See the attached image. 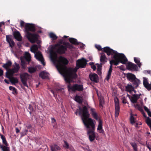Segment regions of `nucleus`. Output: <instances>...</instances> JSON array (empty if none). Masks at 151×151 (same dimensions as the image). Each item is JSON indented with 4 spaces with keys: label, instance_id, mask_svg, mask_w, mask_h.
Returning a JSON list of instances; mask_svg holds the SVG:
<instances>
[{
    "label": "nucleus",
    "instance_id": "37",
    "mask_svg": "<svg viewBox=\"0 0 151 151\" xmlns=\"http://www.w3.org/2000/svg\"><path fill=\"white\" fill-rule=\"evenodd\" d=\"M10 81L13 84L17 83L18 82V79L17 78L14 77H12L11 78Z\"/></svg>",
    "mask_w": 151,
    "mask_h": 151
},
{
    "label": "nucleus",
    "instance_id": "31",
    "mask_svg": "<svg viewBox=\"0 0 151 151\" xmlns=\"http://www.w3.org/2000/svg\"><path fill=\"white\" fill-rule=\"evenodd\" d=\"M75 100L79 104L81 103L83 99L81 97L79 96H76L75 98Z\"/></svg>",
    "mask_w": 151,
    "mask_h": 151
},
{
    "label": "nucleus",
    "instance_id": "44",
    "mask_svg": "<svg viewBox=\"0 0 151 151\" xmlns=\"http://www.w3.org/2000/svg\"><path fill=\"white\" fill-rule=\"evenodd\" d=\"M96 48L99 51H102L103 48H101V46L99 45H96Z\"/></svg>",
    "mask_w": 151,
    "mask_h": 151
},
{
    "label": "nucleus",
    "instance_id": "8",
    "mask_svg": "<svg viewBox=\"0 0 151 151\" xmlns=\"http://www.w3.org/2000/svg\"><path fill=\"white\" fill-rule=\"evenodd\" d=\"M32 77V76L27 73H23L20 74V78L21 81L24 86L29 88L27 84L28 80Z\"/></svg>",
    "mask_w": 151,
    "mask_h": 151
},
{
    "label": "nucleus",
    "instance_id": "47",
    "mask_svg": "<svg viewBox=\"0 0 151 151\" xmlns=\"http://www.w3.org/2000/svg\"><path fill=\"white\" fill-rule=\"evenodd\" d=\"M82 148L85 151H92V150L90 149L88 146H87L85 147H83Z\"/></svg>",
    "mask_w": 151,
    "mask_h": 151
},
{
    "label": "nucleus",
    "instance_id": "61",
    "mask_svg": "<svg viewBox=\"0 0 151 151\" xmlns=\"http://www.w3.org/2000/svg\"><path fill=\"white\" fill-rule=\"evenodd\" d=\"M69 148L70 149V150L71 151H73V147H69Z\"/></svg>",
    "mask_w": 151,
    "mask_h": 151
},
{
    "label": "nucleus",
    "instance_id": "10",
    "mask_svg": "<svg viewBox=\"0 0 151 151\" xmlns=\"http://www.w3.org/2000/svg\"><path fill=\"white\" fill-rule=\"evenodd\" d=\"M35 57L37 60L41 62L43 65H45V63L44 62L43 57L40 51H39L36 52V53L35 54Z\"/></svg>",
    "mask_w": 151,
    "mask_h": 151
},
{
    "label": "nucleus",
    "instance_id": "42",
    "mask_svg": "<svg viewBox=\"0 0 151 151\" xmlns=\"http://www.w3.org/2000/svg\"><path fill=\"white\" fill-rule=\"evenodd\" d=\"M28 132V130L26 129L23 130L22 132L20 133L21 136L22 137L25 135H26L27 134Z\"/></svg>",
    "mask_w": 151,
    "mask_h": 151
},
{
    "label": "nucleus",
    "instance_id": "48",
    "mask_svg": "<svg viewBox=\"0 0 151 151\" xmlns=\"http://www.w3.org/2000/svg\"><path fill=\"white\" fill-rule=\"evenodd\" d=\"M52 123L53 124V126L54 127H55V125L56 124V120L55 119L53 118H52Z\"/></svg>",
    "mask_w": 151,
    "mask_h": 151
},
{
    "label": "nucleus",
    "instance_id": "1",
    "mask_svg": "<svg viewBox=\"0 0 151 151\" xmlns=\"http://www.w3.org/2000/svg\"><path fill=\"white\" fill-rule=\"evenodd\" d=\"M102 52H105L108 56L113 55L114 59L110 61V66H112L113 65H116L120 63L125 65L126 66H137L134 63L129 61L124 54L118 53L109 47H104Z\"/></svg>",
    "mask_w": 151,
    "mask_h": 151
},
{
    "label": "nucleus",
    "instance_id": "17",
    "mask_svg": "<svg viewBox=\"0 0 151 151\" xmlns=\"http://www.w3.org/2000/svg\"><path fill=\"white\" fill-rule=\"evenodd\" d=\"M13 36L17 40L21 41L22 40V37L18 31H15L13 32Z\"/></svg>",
    "mask_w": 151,
    "mask_h": 151
},
{
    "label": "nucleus",
    "instance_id": "15",
    "mask_svg": "<svg viewBox=\"0 0 151 151\" xmlns=\"http://www.w3.org/2000/svg\"><path fill=\"white\" fill-rule=\"evenodd\" d=\"M94 130L88 129L87 133L89 136V139L91 142L93 141L95 139L96 136Z\"/></svg>",
    "mask_w": 151,
    "mask_h": 151
},
{
    "label": "nucleus",
    "instance_id": "4",
    "mask_svg": "<svg viewBox=\"0 0 151 151\" xmlns=\"http://www.w3.org/2000/svg\"><path fill=\"white\" fill-rule=\"evenodd\" d=\"M26 32V36L31 43H34L36 42L38 44L40 43V41L38 40V35L35 33H32L29 32H34L35 31V27L34 24L27 23L25 27Z\"/></svg>",
    "mask_w": 151,
    "mask_h": 151
},
{
    "label": "nucleus",
    "instance_id": "36",
    "mask_svg": "<svg viewBox=\"0 0 151 151\" xmlns=\"http://www.w3.org/2000/svg\"><path fill=\"white\" fill-rule=\"evenodd\" d=\"M0 147L2 151H10L9 148L6 146L0 145Z\"/></svg>",
    "mask_w": 151,
    "mask_h": 151
},
{
    "label": "nucleus",
    "instance_id": "26",
    "mask_svg": "<svg viewBox=\"0 0 151 151\" xmlns=\"http://www.w3.org/2000/svg\"><path fill=\"white\" fill-rule=\"evenodd\" d=\"M133 82V85L135 88H137L140 83V80L136 78L132 81Z\"/></svg>",
    "mask_w": 151,
    "mask_h": 151
},
{
    "label": "nucleus",
    "instance_id": "62",
    "mask_svg": "<svg viewBox=\"0 0 151 151\" xmlns=\"http://www.w3.org/2000/svg\"><path fill=\"white\" fill-rule=\"evenodd\" d=\"M88 58H89V60H93V58H92V57L91 56L89 57Z\"/></svg>",
    "mask_w": 151,
    "mask_h": 151
},
{
    "label": "nucleus",
    "instance_id": "14",
    "mask_svg": "<svg viewBox=\"0 0 151 151\" xmlns=\"http://www.w3.org/2000/svg\"><path fill=\"white\" fill-rule=\"evenodd\" d=\"M130 121L131 124L134 125L137 128L138 124L137 122L136 117L134 116V114L132 113H130Z\"/></svg>",
    "mask_w": 151,
    "mask_h": 151
},
{
    "label": "nucleus",
    "instance_id": "29",
    "mask_svg": "<svg viewBox=\"0 0 151 151\" xmlns=\"http://www.w3.org/2000/svg\"><path fill=\"white\" fill-rule=\"evenodd\" d=\"M134 60L138 66H141L142 65V63L140 62V59L139 58L135 57L134 58Z\"/></svg>",
    "mask_w": 151,
    "mask_h": 151
},
{
    "label": "nucleus",
    "instance_id": "7",
    "mask_svg": "<svg viewBox=\"0 0 151 151\" xmlns=\"http://www.w3.org/2000/svg\"><path fill=\"white\" fill-rule=\"evenodd\" d=\"M30 54L28 52H25L23 56L21 57L20 60L21 66H25L27 65L30 66H36L35 63L31 60ZM36 66H40L37 65Z\"/></svg>",
    "mask_w": 151,
    "mask_h": 151
},
{
    "label": "nucleus",
    "instance_id": "41",
    "mask_svg": "<svg viewBox=\"0 0 151 151\" xmlns=\"http://www.w3.org/2000/svg\"><path fill=\"white\" fill-rule=\"evenodd\" d=\"M14 68L11 70L12 73L18 72L19 68V67H14Z\"/></svg>",
    "mask_w": 151,
    "mask_h": 151
},
{
    "label": "nucleus",
    "instance_id": "19",
    "mask_svg": "<svg viewBox=\"0 0 151 151\" xmlns=\"http://www.w3.org/2000/svg\"><path fill=\"white\" fill-rule=\"evenodd\" d=\"M143 84L144 86L147 89H151V83L149 84L148 81V79L146 78H143Z\"/></svg>",
    "mask_w": 151,
    "mask_h": 151
},
{
    "label": "nucleus",
    "instance_id": "32",
    "mask_svg": "<svg viewBox=\"0 0 151 151\" xmlns=\"http://www.w3.org/2000/svg\"><path fill=\"white\" fill-rule=\"evenodd\" d=\"M37 70L36 67H29L28 68V71L30 73L35 72Z\"/></svg>",
    "mask_w": 151,
    "mask_h": 151
},
{
    "label": "nucleus",
    "instance_id": "16",
    "mask_svg": "<svg viewBox=\"0 0 151 151\" xmlns=\"http://www.w3.org/2000/svg\"><path fill=\"white\" fill-rule=\"evenodd\" d=\"M10 35H6V40L7 42L9 43V46L12 48L14 46L15 43L12 39L10 37Z\"/></svg>",
    "mask_w": 151,
    "mask_h": 151
},
{
    "label": "nucleus",
    "instance_id": "40",
    "mask_svg": "<svg viewBox=\"0 0 151 151\" xmlns=\"http://www.w3.org/2000/svg\"><path fill=\"white\" fill-rule=\"evenodd\" d=\"M127 69L132 71H137L139 70L138 67H127Z\"/></svg>",
    "mask_w": 151,
    "mask_h": 151
},
{
    "label": "nucleus",
    "instance_id": "13",
    "mask_svg": "<svg viewBox=\"0 0 151 151\" xmlns=\"http://www.w3.org/2000/svg\"><path fill=\"white\" fill-rule=\"evenodd\" d=\"M115 103V115L116 117H118L119 112V106L118 99L116 97L114 99Z\"/></svg>",
    "mask_w": 151,
    "mask_h": 151
},
{
    "label": "nucleus",
    "instance_id": "55",
    "mask_svg": "<svg viewBox=\"0 0 151 151\" xmlns=\"http://www.w3.org/2000/svg\"><path fill=\"white\" fill-rule=\"evenodd\" d=\"M89 65L91 66H96L95 65H94V63L92 62H91L89 63Z\"/></svg>",
    "mask_w": 151,
    "mask_h": 151
},
{
    "label": "nucleus",
    "instance_id": "54",
    "mask_svg": "<svg viewBox=\"0 0 151 151\" xmlns=\"http://www.w3.org/2000/svg\"><path fill=\"white\" fill-rule=\"evenodd\" d=\"M133 105L134 107L135 108H138L139 107V105L138 104H137L136 105L134 104Z\"/></svg>",
    "mask_w": 151,
    "mask_h": 151
},
{
    "label": "nucleus",
    "instance_id": "5",
    "mask_svg": "<svg viewBox=\"0 0 151 151\" xmlns=\"http://www.w3.org/2000/svg\"><path fill=\"white\" fill-rule=\"evenodd\" d=\"M50 59L55 66H66L69 63L68 60L65 57L60 56L57 58V55L55 51H50Z\"/></svg>",
    "mask_w": 151,
    "mask_h": 151
},
{
    "label": "nucleus",
    "instance_id": "6",
    "mask_svg": "<svg viewBox=\"0 0 151 151\" xmlns=\"http://www.w3.org/2000/svg\"><path fill=\"white\" fill-rule=\"evenodd\" d=\"M63 45H60L59 44H55L54 46H52L49 50L50 55V51L52 50L55 51L56 53L62 55L64 54L67 50V48L69 49H72L74 48V46L69 43L64 42Z\"/></svg>",
    "mask_w": 151,
    "mask_h": 151
},
{
    "label": "nucleus",
    "instance_id": "60",
    "mask_svg": "<svg viewBox=\"0 0 151 151\" xmlns=\"http://www.w3.org/2000/svg\"><path fill=\"white\" fill-rule=\"evenodd\" d=\"M91 68L94 71L96 69V67H91Z\"/></svg>",
    "mask_w": 151,
    "mask_h": 151
},
{
    "label": "nucleus",
    "instance_id": "25",
    "mask_svg": "<svg viewBox=\"0 0 151 151\" xmlns=\"http://www.w3.org/2000/svg\"><path fill=\"white\" fill-rule=\"evenodd\" d=\"M126 76L127 78L132 82L136 78L134 75L132 73H127Z\"/></svg>",
    "mask_w": 151,
    "mask_h": 151
},
{
    "label": "nucleus",
    "instance_id": "27",
    "mask_svg": "<svg viewBox=\"0 0 151 151\" xmlns=\"http://www.w3.org/2000/svg\"><path fill=\"white\" fill-rule=\"evenodd\" d=\"M69 42L72 44L75 45H79L77 39L73 38H70L69 39Z\"/></svg>",
    "mask_w": 151,
    "mask_h": 151
},
{
    "label": "nucleus",
    "instance_id": "9",
    "mask_svg": "<svg viewBox=\"0 0 151 151\" xmlns=\"http://www.w3.org/2000/svg\"><path fill=\"white\" fill-rule=\"evenodd\" d=\"M68 91H81L83 89V86L82 85L75 84L73 86H71L69 84L68 86Z\"/></svg>",
    "mask_w": 151,
    "mask_h": 151
},
{
    "label": "nucleus",
    "instance_id": "34",
    "mask_svg": "<svg viewBox=\"0 0 151 151\" xmlns=\"http://www.w3.org/2000/svg\"><path fill=\"white\" fill-rule=\"evenodd\" d=\"M49 35L50 37L52 39V40H55L58 38V37L55 34L52 32L50 33L49 34Z\"/></svg>",
    "mask_w": 151,
    "mask_h": 151
},
{
    "label": "nucleus",
    "instance_id": "56",
    "mask_svg": "<svg viewBox=\"0 0 151 151\" xmlns=\"http://www.w3.org/2000/svg\"><path fill=\"white\" fill-rule=\"evenodd\" d=\"M3 71L0 69V76H2L3 74Z\"/></svg>",
    "mask_w": 151,
    "mask_h": 151
},
{
    "label": "nucleus",
    "instance_id": "52",
    "mask_svg": "<svg viewBox=\"0 0 151 151\" xmlns=\"http://www.w3.org/2000/svg\"><path fill=\"white\" fill-rule=\"evenodd\" d=\"M144 110L145 111H146L147 112H147L149 111H150V110L146 106H144Z\"/></svg>",
    "mask_w": 151,
    "mask_h": 151
},
{
    "label": "nucleus",
    "instance_id": "49",
    "mask_svg": "<svg viewBox=\"0 0 151 151\" xmlns=\"http://www.w3.org/2000/svg\"><path fill=\"white\" fill-rule=\"evenodd\" d=\"M9 89L10 90L13 91L14 92H16V89L13 87L10 86L9 87Z\"/></svg>",
    "mask_w": 151,
    "mask_h": 151
},
{
    "label": "nucleus",
    "instance_id": "24",
    "mask_svg": "<svg viewBox=\"0 0 151 151\" xmlns=\"http://www.w3.org/2000/svg\"><path fill=\"white\" fill-rule=\"evenodd\" d=\"M99 124L97 128V130L99 131V132L100 133H103L104 131L102 128V121L100 119H99Z\"/></svg>",
    "mask_w": 151,
    "mask_h": 151
},
{
    "label": "nucleus",
    "instance_id": "33",
    "mask_svg": "<svg viewBox=\"0 0 151 151\" xmlns=\"http://www.w3.org/2000/svg\"><path fill=\"white\" fill-rule=\"evenodd\" d=\"M112 67H110L109 70L108 71L107 75L106 77V79L108 80L111 77V73L112 71Z\"/></svg>",
    "mask_w": 151,
    "mask_h": 151
},
{
    "label": "nucleus",
    "instance_id": "50",
    "mask_svg": "<svg viewBox=\"0 0 151 151\" xmlns=\"http://www.w3.org/2000/svg\"><path fill=\"white\" fill-rule=\"evenodd\" d=\"M79 45H80V47L81 48H83L85 46V45L82 43H80L79 42Z\"/></svg>",
    "mask_w": 151,
    "mask_h": 151
},
{
    "label": "nucleus",
    "instance_id": "64",
    "mask_svg": "<svg viewBox=\"0 0 151 151\" xmlns=\"http://www.w3.org/2000/svg\"><path fill=\"white\" fill-rule=\"evenodd\" d=\"M42 31L41 30H38L37 31V32L38 33H42Z\"/></svg>",
    "mask_w": 151,
    "mask_h": 151
},
{
    "label": "nucleus",
    "instance_id": "3",
    "mask_svg": "<svg viewBox=\"0 0 151 151\" xmlns=\"http://www.w3.org/2000/svg\"><path fill=\"white\" fill-rule=\"evenodd\" d=\"M75 113L76 115L78 114L81 115L83 122L87 128L91 130H94L95 124L93 120L88 118L90 114L86 106H84L82 108L79 107V109L76 110Z\"/></svg>",
    "mask_w": 151,
    "mask_h": 151
},
{
    "label": "nucleus",
    "instance_id": "20",
    "mask_svg": "<svg viewBox=\"0 0 151 151\" xmlns=\"http://www.w3.org/2000/svg\"><path fill=\"white\" fill-rule=\"evenodd\" d=\"M125 90L129 93H131L132 91H134V86L131 84H127L125 86Z\"/></svg>",
    "mask_w": 151,
    "mask_h": 151
},
{
    "label": "nucleus",
    "instance_id": "12",
    "mask_svg": "<svg viewBox=\"0 0 151 151\" xmlns=\"http://www.w3.org/2000/svg\"><path fill=\"white\" fill-rule=\"evenodd\" d=\"M101 56H100V61L101 62L100 65L97 63L96 64L97 66H102L104 65L105 63L107 62V58H106V55L104 53L102 52L101 53Z\"/></svg>",
    "mask_w": 151,
    "mask_h": 151
},
{
    "label": "nucleus",
    "instance_id": "53",
    "mask_svg": "<svg viewBox=\"0 0 151 151\" xmlns=\"http://www.w3.org/2000/svg\"><path fill=\"white\" fill-rule=\"evenodd\" d=\"M51 92L53 94L54 96L55 97L56 96V92H54V91L53 90H50Z\"/></svg>",
    "mask_w": 151,
    "mask_h": 151
},
{
    "label": "nucleus",
    "instance_id": "63",
    "mask_svg": "<svg viewBox=\"0 0 151 151\" xmlns=\"http://www.w3.org/2000/svg\"><path fill=\"white\" fill-rule=\"evenodd\" d=\"M61 90V88H59V89H56V92H58L60 90Z\"/></svg>",
    "mask_w": 151,
    "mask_h": 151
},
{
    "label": "nucleus",
    "instance_id": "11",
    "mask_svg": "<svg viewBox=\"0 0 151 151\" xmlns=\"http://www.w3.org/2000/svg\"><path fill=\"white\" fill-rule=\"evenodd\" d=\"M88 62V60L82 58L77 60L76 66H86Z\"/></svg>",
    "mask_w": 151,
    "mask_h": 151
},
{
    "label": "nucleus",
    "instance_id": "21",
    "mask_svg": "<svg viewBox=\"0 0 151 151\" xmlns=\"http://www.w3.org/2000/svg\"><path fill=\"white\" fill-rule=\"evenodd\" d=\"M90 80L95 82H97L98 80V77L96 74H90L89 76Z\"/></svg>",
    "mask_w": 151,
    "mask_h": 151
},
{
    "label": "nucleus",
    "instance_id": "39",
    "mask_svg": "<svg viewBox=\"0 0 151 151\" xmlns=\"http://www.w3.org/2000/svg\"><path fill=\"white\" fill-rule=\"evenodd\" d=\"M130 144L133 147L134 150L135 151H137V145L136 143L134 142H130Z\"/></svg>",
    "mask_w": 151,
    "mask_h": 151
},
{
    "label": "nucleus",
    "instance_id": "30",
    "mask_svg": "<svg viewBox=\"0 0 151 151\" xmlns=\"http://www.w3.org/2000/svg\"><path fill=\"white\" fill-rule=\"evenodd\" d=\"M38 47L37 45H33L30 48V51L33 53H35L38 50Z\"/></svg>",
    "mask_w": 151,
    "mask_h": 151
},
{
    "label": "nucleus",
    "instance_id": "28",
    "mask_svg": "<svg viewBox=\"0 0 151 151\" xmlns=\"http://www.w3.org/2000/svg\"><path fill=\"white\" fill-rule=\"evenodd\" d=\"M50 147L51 151H57L60 149L57 145L55 144L50 146Z\"/></svg>",
    "mask_w": 151,
    "mask_h": 151
},
{
    "label": "nucleus",
    "instance_id": "23",
    "mask_svg": "<svg viewBox=\"0 0 151 151\" xmlns=\"http://www.w3.org/2000/svg\"><path fill=\"white\" fill-rule=\"evenodd\" d=\"M49 75V74L45 71L41 72L39 75L40 77L44 79L47 78L48 77Z\"/></svg>",
    "mask_w": 151,
    "mask_h": 151
},
{
    "label": "nucleus",
    "instance_id": "46",
    "mask_svg": "<svg viewBox=\"0 0 151 151\" xmlns=\"http://www.w3.org/2000/svg\"><path fill=\"white\" fill-rule=\"evenodd\" d=\"M64 147L67 149L69 148V146L68 144L65 141H64Z\"/></svg>",
    "mask_w": 151,
    "mask_h": 151
},
{
    "label": "nucleus",
    "instance_id": "57",
    "mask_svg": "<svg viewBox=\"0 0 151 151\" xmlns=\"http://www.w3.org/2000/svg\"><path fill=\"white\" fill-rule=\"evenodd\" d=\"M15 131L16 133H19L20 131L17 128H16Z\"/></svg>",
    "mask_w": 151,
    "mask_h": 151
},
{
    "label": "nucleus",
    "instance_id": "43",
    "mask_svg": "<svg viewBox=\"0 0 151 151\" xmlns=\"http://www.w3.org/2000/svg\"><path fill=\"white\" fill-rule=\"evenodd\" d=\"M101 67H98L97 68V73L99 75H101Z\"/></svg>",
    "mask_w": 151,
    "mask_h": 151
},
{
    "label": "nucleus",
    "instance_id": "59",
    "mask_svg": "<svg viewBox=\"0 0 151 151\" xmlns=\"http://www.w3.org/2000/svg\"><path fill=\"white\" fill-rule=\"evenodd\" d=\"M4 81L7 83H9V81L6 79H4Z\"/></svg>",
    "mask_w": 151,
    "mask_h": 151
},
{
    "label": "nucleus",
    "instance_id": "18",
    "mask_svg": "<svg viewBox=\"0 0 151 151\" xmlns=\"http://www.w3.org/2000/svg\"><path fill=\"white\" fill-rule=\"evenodd\" d=\"M91 114L93 117L96 120H99L100 119L98 116L97 114L94 109L91 108L90 109Z\"/></svg>",
    "mask_w": 151,
    "mask_h": 151
},
{
    "label": "nucleus",
    "instance_id": "2",
    "mask_svg": "<svg viewBox=\"0 0 151 151\" xmlns=\"http://www.w3.org/2000/svg\"><path fill=\"white\" fill-rule=\"evenodd\" d=\"M59 73L64 77L67 83H70L71 80L76 79L77 76L76 73L77 70L80 68L85 67H76L73 68L70 67H56Z\"/></svg>",
    "mask_w": 151,
    "mask_h": 151
},
{
    "label": "nucleus",
    "instance_id": "58",
    "mask_svg": "<svg viewBox=\"0 0 151 151\" xmlns=\"http://www.w3.org/2000/svg\"><path fill=\"white\" fill-rule=\"evenodd\" d=\"M147 113L151 117V111L150 110L147 112Z\"/></svg>",
    "mask_w": 151,
    "mask_h": 151
},
{
    "label": "nucleus",
    "instance_id": "22",
    "mask_svg": "<svg viewBox=\"0 0 151 151\" xmlns=\"http://www.w3.org/2000/svg\"><path fill=\"white\" fill-rule=\"evenodd\" d=\"M138 99V95L137 94H134L132 96L130 99L132 103L134 104L137 102Z\"/></svg>",
    "mask_w": 151,
    "mask_h": 151
},
{
    "label": "nucleus",
    "instance_id": "51",
    "mask_svg": "<svg viewBox=\"0 0 151 151\" xmlns=\"http://www.w3.org/2000/svg\"><path fill=\"white\" fill-rule=\"evenodd\" d=\"M24 22L22 21H21L20 22V26L22 27H23L24 26Z\"/></svg>",
    "mask_w": 151,
    "mask_h": 151
},
{
    "label": "nucleus",
    "instance_id": "35",
    "mask_svg": "<svg viewBox=\"0 0 151 151\" xmlns=\"http://www.w3.org/2000/svg\"><path fill=\"white\" fill-rule=\"evenodd\" d=\"M0 136H1V138L2 140L3 144L5 145V146H7L8 145V144L7 142L5 137L3 135H1L0 134Z\"/></svg>",
    "mask_w": 151,
    "mask_h": 151
},
{
    "label": "nucleus",
    "instance_id": "45",
    "mask_svg": "<svg viewBox=\"0 0 151 151\" xmlns=\"http://www.w3.org/2000/svg\"><path fill=\"white\" fill-rule=\"evenodd\" d=\"M12 63L11 61H8L6 64H4L2 66H11Z\"/></svg>",
    "mask_w": 151,
    "mask_h": 151
},
{
    "label": "nucleus",
    "instance_id": "38",
    "mask_svg": "<svg viewBox=\"0 0 151 151\" xmlns=\"http://www.w3.org/2000/svg\"><path fill=\"white\" fill-rule=\"evenodd\" d=\"M99 101L100 107H102L103 106V105L104 104V98L103 97H99Z\"/></svg>",
    "mask_w": 151,
    "mask_h": 151
}]
</instances>
